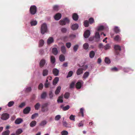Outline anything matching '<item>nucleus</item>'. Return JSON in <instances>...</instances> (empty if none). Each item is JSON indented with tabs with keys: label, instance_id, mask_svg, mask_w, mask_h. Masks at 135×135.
Returning a JSON list of instances; mask_svg holds the SVG:
<instances>
[{
	"label": "nucleus",
	"instance_id": "1",
	"mask_svg": "<svg viewBox=\"0 0 135 135\" xmlns=\"http://www.w3.org/2000/svg\"><path fill=\"white\" fill-rule=\"evenodd\" d=\"M40 30L41 33L42 35L47 31V26L46 23H44L41 25Z\"/></svg>",
	"mask_w": 135,
	"mask_h": 135
},
{
	"label": "nucleus",
	"instance_id": "2",
	"mask_svg": "<svg viewBox=\"0 0 135 135\" xmlns=\"http://www.w3.org/2000/svg\"><path fill=\"white\" fill-rule=\"evenodd\" d=\"M69 22L70 20L67 18L66 17L65 18L62 20H60L59 21V23L61 25H64L67 23H69Z\"/></svg>",
	"mask_w": 135,
	"mask_h": 135
},
{
	"label": "nucleus",
	"instance_id": "3",
	"mask_svg": "<svg viewBox=\"0 0 135 135\" xmlns=\"http://www.w3.org/2000/svg\"><path fill=\"white\" fill-rule=\"evenodd\" d=\"M83 81L82 80L78 81L76 83V89H80L83 85Z\"/></svg>",
	"mask_w": 135,
	"mask_h": 135
},
{
	"label": "nucleus",
	"instance_id": "4",
	"mask_svg": "<svg viewBox=\"0 0 135 135\" xmlns=\"http://www.w3.org/2000/svg\"><path fill=\"white\" fill-rule=\"evenodd\" d=\"M9 118V114L7 113H5L2 114L1 118L3 120H6L8 119Z\"/></svg>",
	"mask_w": 135,
	"mask_h": 135
},
{
	"label": "nucleus",
	"instance_id": "5",
	"mask_svg": "<svg viewBox=\"0 0 135 135\" xmlns=\"http://www.w3.org/2000/svg\"><path fill=\"white\" fill-rule=\"evenodd\" d=\"M94 37L96 40L95 41L98 42L100 40V36L98 32H96Z\"/></svg>",
	"mask_w": 135,
	"mask_h": 135
},
{
	"label": "nucleus",
	"instance_id": "6",
	"mask_svg": "<svg viewBox=\"0 0 135 135\" xmlns=\"http://www.w3.org/2000/svg\"><path fill=\"white\" fill-rule=\"evenodd\" d=\"M46 63V60L44 59H42L39 63V65L40 68L43 67Z\"/></svg>",
	"mask_w": 135,
	"mask_h": 135
},
{
	"label": "nucleus",
	"instance_id": "7",
	"mask_svg": "<svg viewBox=\"0 0 135 135\" xmlns=\"http://www.w3.org/2000/svg\"><path fill=\"white\" fill-rule=\"evenodd\" d=\"M90 35V32L89 30H86L84 34V36L85 38H88Z\"/></svg>",
	"mask_w": 135,
	"mask_h": 135
},
{
	"label": "nucleus",
	"instance_id": "8",
	"mask_svg": "<svg viewBox=\"0 0 135 135\" xmlns=\"http://www.w3.org/2000/svg\"><path fill=\"white\" fill-rule=\"evenodd\" d=\"M59 70L56 68H54L52 70V73L54 76H57L59 74Z\"/></svg>",
	"mask_w": 135,
	"mask_h": 135
},
{
	"label": "nucleus",
	"instance_id": "9",
	"mask_svg": "<svg viewBox=\"0 0 135 135\" xmlns=\"http://www.w3.org/2000/svg\"><path fill=\"white\" fill-rule=\"evenodd\" d=\"M23 121L22 118H17L15 121V123L17 124H18L22 123Z\"/></svg>",
	"mask_w": 135,
	"mask_h": 135
},
{
	"label": "nucleus",
	"instance_id": "10",
	"mask_svg": "<svg viewBox=\"0 0 135 135\" xmlns=\"http://www.w3.org/2000/svg\"><path fill=\"white\" fill-rule=\"evenodd\" d=\"M31 110V108L29 107H26L23 110V113L24 114H27L29 113Z\"/></svg>",
	"mask_w": 135,
	"mask_h": 135
},
{
	"label": "nucleus",
	"instance_id": "11",
	"mask_svg": "<svg viewBox=\"0 0 135 135\" xmlns=\"http://www.w3.org/2000/svg\"><path fill=\"white\" fill-rule=\"evenodd\" d=\"M50 60L51 63L52 64L55 65L56 62V59L55 57L53 56H50Z\"/></svg>",
	"mask_w": 135,
	"mask_h": 135
},
{
	"label": "nucleus",
	"instance_id": "12",
	"mask_svg": "<svg viewBox=\"0 0 135 135\" xmlns=\"http://www.w3.org/2000/svg\"><path fill=\"white\" fill-rule=\"evenodd\" d=\"M83 73V70L82 68H79L76 71V74L78 75H80Z\"/></svg>",
	"mask_w": 135,
	"mask_h": 135
},
{
	"label": "nucleus",
	"instance_id": "13",
	"mask_svg": "<svg viewBox=\"0 0 135 135\" xmlns=\"http://www.w3.org/2000/svg\"><path fill=\"white\" fill-rule=\"evenodd\" d=\"M61 14L57 13L54 16L55 19L57 21L59 20L61 17Z\"/></svg>",
	"mask_w": 135,
	"mask_h": 135
},
{
	"label": "nucleus",
	"instance_id": "14",
	"mask_svg": "<svg viewBox=\"0 0 135 135\" xmlns=\"http://www.w3.org/2000/svg\"><path fill=\"white\" fill-rule=\"evenodd\" d=\"M59 80V78L58 77H56L54 79L52 84L54 85H55L58 82Z\"/></svg>",
	"mask_w": 135,
	"mask_h": 135
},
{
	"label": "nucleus",
	"instance_id": "15",
	"mask_svg": "<svg viewBox=\"0 0 135 135\" xmlns=\"http://www.w3.org/2000/svg\"><path fill=\"white\" fill-rule=\"evenodd\" d=\"M59 60L61 62H63L65 60V58L63 54H61L59 56Z\"/></svg>",
	"mask_w": 135,
	"mask_h": 135
},
{
	"label": "nucleus",
	"instance_id": "16",
	"mask_svg": "<svg viewBox=\"0 0 135 135\" xmlns=\"http://www.w3.org/2000/svg\"><path fill=\"white\" fill-rule=\"evenodd\" d=\"M60 107L63 110L66 111L69 109L70 107L69 105H67L65 107H64L63 105H61L60 106Z\"/></svg>",
	"mask_w": 135,
	"mask_h": 135
},
{
	"label": "nucleus",
	"instance_id": "17",
	"mask_svg": "<svg viewBox=\"0 0 135 135\" xmlns=\"http://www.w3.org/2000/svg\"><path fill=\"white\" fill-rule=\"evenodd\" d=\"M37 22L36 20H32L31 21L30 23L31 26H36L37 24Z\"/></svg>",
	"mask_w": 135,
	"mask_h": 135
},
{
	"label": "nucleus",
	"instance_id": "18",
	"mask_svg": "<svg viewBox=\"0 0 135 135\" xmlns=\"http://www.w3.org/2000/svg\"><path fill=\"white\" fill-rule=\"evenodd\" d=\"M54 39L52 37H50L47 40V43L48 44H50L54 42Z\"/></svg>",
	"mask_w": 135,
	"mask_h": 135
},
{
	"label": "nucleus",
	"instance_id": "19",
	"mask_svg": "<svg viewBox=\"0 0 135 135\" xmlns=\"http://www.w3.org/2000/svg\"><path fill=\"white\" fill-rule=\"evenodd\" d=\"M48 70L47 69H44L42 71V75L44 76H45L48 75Z\"/></svg>",
	"mask_w": 135,
	"mask_h": 135
},
{
	"label": "nucleus",
	"instance_id": "20",
	"mask_svg": "<svg viewBox=\"0 0 135 135\" xmlns=\"http://www.w3.org/2000/svg\"><path fill=\"white\" fill-rule=\"evenodd\" d=\"M61 51L62 53L65 54L66 52V49L65 47L64 46H63L61 47Z\"/></svg>",
	"mask_w": 135,
	"mask_h": 135
},
{
	"label": "nucleus",
	"instance_id": "21",
	"mask_svg": "<svg viewBox=\"0 0 135 135\" xmlns=\"http://www.w3.org/2000/svg\"><path fill=\"white\" fill-rule=\"evenodd\" d=\"M36 123H37L36 121L33 120L30 123V125L31 127H33L36 125Z\"/></svg>",
	"mask_w": 135,
	"mask_h": 135
},
{
	"label": "nucleus",
	"instance_id": "22",
	"mask_svg": "<svg viewBox=\"0 0 135 135\" xmlns=\"http://www.w3.org/2000/svg\"><path fill=\"white\" fill-rule=\"evenodd\" d=\"M52 52L53 54L55 55H57L58 53L57 49L55 47L53 48L52 49Z\"/></svg>",
	"mask_w": 135,
	"mask_h": 135
},
{
	"label": "nucleus",
	"instance_id": "23",
	"mask_svg": "<svg viewBox=\"0 0 135 135\" xmlns=\"http://www.w3.org/2000/svg\"><path fill=\"white\" fill-rule=\"evenodd\" d=\"M89 75V72H86L84 74L83 76V78L84 79H85L88 77Z\"/></svg>",
	"mask_w": 135,
	"mask_h": 135
},
{
	"label": "nucleus",
	"instance_id": "24",
	"mask_svg": "<svg viewBox=\"0 0 135 135\" xmlns=\"http://www.w3.org/2000/svg\"><path fill=\"white\" fill-rule=\"evenodd\" d=\"M61 87L60 86H59L57 88V89L55 91V93L56 94H57L60 92V91L61 89Z\"/></svg>",
	"mask_w": 135,
	"mask_h": 135
},
{
	"label": "nucleus",
	"instance_id": "25",
	"mask_svg": "<svg viewBox=\"0 0 135 135\" xmlns=\"http://www.w3.org/2000/svg\"><path fill=\"white\" fill-rule=\"evenodd\" d=\"M110 44H107L104 46V48L105 50H107L110 49Z\"/></svg>",
	"mask_w": 135,
	"mask_h": 135
},
{
	"label": "nucleus",
	"instance_id": "26",
	"mask_svg": "<svg viewBox=\"0 0 135 135\" xmlns=\"http://www.w3.org/2000/svg\"><path fill=\"white\" fill-rule=\"evenodd\" d=\"M62 99L63 96H62L59 97L57 100V102L59 103H62L63 102Z\"/></svg>",
	"mask_w": 135,
	"mask_h": 135
},
{
	"label": "nucleus",
	"instance_id": "27",
	"mask_svg": "<svg viewBox=\"0 0 135 135\" xmlns=\"http://www.w3.org/2000/svg\"><path fill=\"white\" fill-rule=\"evenodd\" d=\"M95 55L94 52L93 51H91L89 53V56L91 58H92L94 57Z\"/></svg>",
	"mask_w": 135,
	"mask_h": 135
},
{
	"label": "nucleus",
	"instance_id": "28",
	"mask_svg": "<svg viewBox=\"0 0 135 135\" xmlns=\"http://www.w3.org/2000/svg\"><path fill=\"white\" fill-rule=\"evenodd\" d=\"M47 122L46 120H44L42 121L40 124L39 125L41 126H44L47 124Z\"/></svg>",
	"mask_w": 135,
	"mask_h": 135
},
{
	"label": "nucleus",
	"instance_id": "29",
	"mask_svg": "<svg viewBox=\"0 0 135 135\" xmlns=\"http://www.w3.org/2000/svg\"><path fill=\"white\" fill-rule=\"evenodd\" d=\"M114 48L115 50H119L120 51L121 50L120 47L119 46L117 45H116L114 46Z\"/></svg>",
	"mask_w": 135,
	"mask_h": 135
},
{
	"label": "nucleus",
	"instance_id": "30",
	"mask_svg": "<svg viewBox=\"0 0 135 135\" xmlns=\"http://www.w3.org/2000/svg\"><path fill=\"white\" fill-rule=\"evenodd\" d=\"M22 130L21 129H19L17 130L16 132V134L17 135H18L22 132Z\"/></svg>",
	"mask_w": 135,
	"mask_h": 135
},
{
	"label": "nucleus",
	"instance_id": "31",
	"mask_svg": "<svg viewBox=\"0 0 135 135\" xmlns=\"http://www.w3.org/2000/svg\"><path fill=\"white\" fill-rule=\"evenodd\" d=\"M84 25L85 27H88L89 26V23L87 20L85 21L84 22Z\"/></svg>",
	"mask_w": 135,
	"mask_h": 135
},
{
	"label": "nucleus",
	"instance_id": "32",
	"mask_svg": "<svg viewBox=\"0 0 135 135\" xmlns=\"http://www.w3.org/2000/svg\"><path fill=\"white\" fill-rule=\"evenodd\" d=\"M44 41L43 40H41L39 41V47H42L44 44Z\"/></svg>",
	"mask_w": 135,
	"mask_h": 135
},
{
	"label": "nucleus",
	"instance_id": "33",
	"mask_svg": "<svg viewBox=\"0 0 135 135\" xmlns=\"http://www.w3.org/2000/svg\"><path fill=\"white\" fill-rule=\"evenodd\" d=\"M40 107V104L38 103H37L35 105V108L36 110H38L39 109Z\"/></svg>",
	"mask_w": 135,
	"mask_h": 135
},
{
	"label": "nucleus",
	"instance_id": "34",
	"mask_svg": "<svg viewBox=\"0 0 135 135\" xmlns=\"http://www.w3.org/2000/svg\"><path fill=\"white\" fill-rule=\"evenodd\" d=\"M36 9H30V12L31 14L34 15L36 12Z\"/></svg>",
	"mask_w": 135,
	"mask_h": 135
},
{
	"label": "nucleus",
	"instance_id": "35",
	"mask_svg": "<svg viewBox=\"0 0 135 135\" xmlns=\"http://www.w3.org/2000/svg\"><path fill=\"white\" fill-rule=\"evenodd\" d=\"M114 39L115 41H119L120 40L121 38L119 35H117L114 38Z\"/></svg>",
	"mask_w": 135,
	"mask_h": 135
},
{
	"label": "nucleus",
	"instance_id": "36",
	"mask_svg": "<svg viewBox=\"0 0 135 135\" xmlns=\"http://www.w3.org/2000/svg\"><path fill=\"white\" fill-rule=\"evenodd\" d=\"M114 31L115 32L117 33H118L120 32V30L118 27L115 26L114 29Z\"/></svg>",
	"mask_w": 135,
	"mask_h": 135
},
{
	"label": "nucleus",
	"instance_id": "37",
	"mask_svg": "<svg viewBox=\"0 0 135 135\" xmlns=\"http://www.w3.org/2000/svg\"><path fill=\"white\" fill-rule=\"evenodd\" d=\"M75 35H74L72 34L71 35L69 36L68 37L67 36H65L64 37V38L66 39L68 38H73L75 37Z\"/></svg>",
	"mask_w": 135,
	"mask_h": 135
},
{
	"label": "nucleus",
	"instance_id": "38",
	"mask_svg": "<svg viewBox=\"0 0 135 135\" xmlns=\"http://www.w3.org/2000/svg\"><path fill=\"white\" fill-rule=\"evenodd\" d=\"M89 46L88 44L87 43L84 44L83 45V48L85 50H87Z\"/></svg>",
	"mask_w": 135,
	"mask_h": 135
},
{
	"label": "nucleus",
	"instance_id": "39",
	"mask_svg": "<svg viewBox=\"0 0 135 135\" xmlns=\"http://www.w3.org/2000/svg\"><path fill=\"white\" fill-rule=\"evenodd\" d=\"M14 103V102L13 101H11L9 102L7 104V105L9 107H11L12 106Z\"/></svg>",
	"mask_w": 135,
	"mask_h": 135
},
{
	"label": "nucleus",
	"instance_id": "40",
	"mask_svg": "<svg viewBox=\"0 0 135 135\" xmlns=\"http://www.w3.org/2000/svg\"><path fill=\"white\" fill-rule=\"evenodd\" d=\"M25 91L27 92H29L31 91V88L30 87H27L25 88Z\"/></svg>",
	"mask_w": 135,
	"mask_h": 135
},
{
	"label": "nucleus",
	"instance_id": "41",
	"mask_svg": "<svg viewBox=\"0 0 135 135\" xmlns=\"http://www.w3.org/2000/svg\"><path fill=\"white\" fill-rule=\"evenodd\" d=\"M10 133V131L9 130H7L2 133V135H9Z\"/></svg>",
	"mask_w": 135,
	"mask_h": 135
},
{
	"label": "nucleus",
	"instance_id": "42",
	"mask_svg": "<svg viewBox=\"0 0 135 135\" xmlns=\"http://www.w3.org/2000/svg\"><path fill=\"white\" fill-rule=\"evenodd\" d=\"M73 74V72L72 71H70L69 72L68 75L66 76L67 78L71 77Z\"/></svg>",
	"mask_w": 135,
	"mask_h": 135
},
{
	"label": "nucleus",
	"instance_id": "43",
	"mask_svg": "<svg viewBox=\"0 0 135 135\" xmlns=\"http://www.w3.org/2000/svg\"><path fill=\"white\" fill-rule=\"evenodd\" d=\"M88 21L90 24H91L94 22V20L93 18L91 17L89 18Z\"/></svg>",
	"mask_w": 135,
	"mask_h": 135
},
{
	"label": "nucleus",
	"instance_id": "44",
	"mask_svg": "<svg viewBox=\"0 0 135 135\" xmlns=\"http://www.w3.org/2000/svg\"><path fill=\"white\" fill-rule=\"evenodd\" d=\"M46 96V92H44L41 95V98L42 99H45Z\"/></svg>",
	"mask_w": 135,
	"mask_h": 135
},
{
	"label": "nucleus",
	"instance_id": "45",
	"mask_svg": "<svg viewBox=\"0 0 135 135\" xmlns=\"http://www.w3.org/2000/svg\"><path fill=\"white\" fill-rule=\"evenodd\" d=\"M49 110V108L48 107H45L43 108H41V111L43 112H46Z\"/></svg>",
	"mask_w": 135,
	"mask_h": 135
},
{
	"label": "nucleus",
	"instance_id": "46",
	"mask_svg": "<svg viewBox=\"0 0 135 135\" xmlns=\"http://www.w3.org/2000/svg\"><path fill=\"white\" fill-rule=\"evenodd\" d=\"M105 62L106 63L108 64L110 63V61L109 59L107 57H106L105 58Z\"/></svg>",
	"mask_w": 135,
	"mask_h": 135
},
{
	"label": "nucleus",
	"instance_id": "47",
	"mask_svg": "<svg viewBox=\"0 0 135 135\" xmlns=\"http://www.w3.org/2000/svg\"><path fill=\"white\" fill-rule=\"evenodd\" d=\"M49 105L48 103H44L42 105L41 108H43L45 107H48V106Z\"/></svg>",
	"mask_w": 135,
	"mask_h": 135
},
{
	"label": "nucleus",
	"instance_id": "48",
	"mask_svg": "<svg viewBox=\"0 0 135 135\" xmlns=\"http://www.w3.org/2000/svg\"><path fill=\"white\" fill-rule=\"evenodd\" d=\"M38 116V113H35L32 115L31 118L32 119H33L36 117H37Z\"/></svg>",
	"mask_w": 135,
	"mask_h": 135
},
{
	"label": "nucleus",
	"instance_id": "49",
	"mask_svg": "<svg viewBox=\"0 0 135 135\" xmlns=\"http://www.w3.org/2000/svg\"><path fill=\"white\" fill-rule=\"evenodd\" d=\"M69 93H66L64 95V97L65 98L67 99H68L69 97Z\"/></svg>",
	"mask_w": 135,
	"mask_h": 135
},
{
	"label": "nucleus",
	"instance_id": "50",
	"mask_svg": "<svg viewBox=\"0 0 135 135\" xmlns=\"http://www.w3.org/2000/svg\"><path fill=\"white\" fill-rule=\"evenodd\" d=\"M75 115H71L69 117V118L71 120L74 121H75Z\"/></svg>",
	"mask_w": 135,
	"mask_h": 135
},
{
	"label": "nucleus",
	"instance_id": "51",
	"mask_svg": "<svg viewBox=\"0 0 135 135\" xmlns=\"http://www.w3.org/2000/svg\"><path fill=\"white\" fill-rule=\"evenodd\" d=\"M84 109L83 108H81L80 109V112H79V114L81 113V116L82 117H84V113H83Z\"/></svg>",
	"mask_w": 135,
	"mask_h": 135
},
{
	"label": "nucleus",
	"instance_id": "52",
	"mask_svg": "<svg viewBox=\"0 0 135 135\" xmlns=\"http://www.w3.org/2000/svg\"><path fill=\"white\" fill-rule=\"evenodd\" d=\"M61 134L62 135H68V132L66 131H64L61 132Z\"/></svg>",
	"mask_w": 135,
	"mask_h": 135
},
{
	"label": "nucleus",
	"instance_id": "53",
	"mask_svg": "<svg viewBox=\"0 0 135 135\" xmlns=\"http://www.w3.org/2000/svg\"><path fill=\"white\" fill-rule=\"evenodd\" d=\"M61 118V116L60 115H57L56 116L55 119L56 120H58Z\"/></svg>",
	"mask_w": 135,
	"mask_h": 135
},
{
	"label": "nucleus",
	"instance_id": "54",
	"mask_svg": "<svg viewBox=\"0 0 135 135\" xmlns=\"http://www.w3.org/2000/svg\"><path fill=\"white\" fill-rule=\"evenodd\" d=\"M104 27L103 26H99L97 29V31H100L103 30L104 29Z\"/></svg>",
	"mask_w": 135,
	"mask_h": 135
},
{
	"label": "nucleus",
	"instance_id": "55",
	"mask_svg": "<svg viewBox=\"0 0 135 135\" xmlns=\"http://www.w3.org/2000/svg\"><path fill=\"white\" fill-rule=\"evenodd\" d=\"M43 87V85L42 83L40 84L38 86V89L40 90H41Z\"/></svg>",
	"mask_w": 135,
	"mask_h": 135
},
{
	"label": "nucleus",
	"instance_id": "56",
	"mask_svg": "<svg viewBox=\"0 0 135 135\" xmlns=\"http://www.w3.org/2000/svg\"><path fill=\"white\" fill-rule=\"evenodd\" d=\"M71 28L73 30H75L76 29V24L73 25L71 26Z\"/></svg>",
	"mask_w": 135,
	"mask_h": 135
},
{
	"label": "nucleus",
	"instance_id": "57",
	"mask_svg": "<svg viewBox=\"0 0 135 135\" xmlns=\"http://www.w3.org/2000/svg\"><path fill=\"white\" fill-rule=\"evenodd\" d=\"M80 67H83L82 69H83V70H85L87 69L88 68V66L87 65H83L82 66H80Z\"/></svg>",
	"mask_w": 135,
	"mask_h": 135
},
{
	"label": "nucleus",
	"instance_id": "58",
	"mask_svg": "<svg viewBox=\"0 0 135 135\" xmlns=\"http://www.w3.org/2000/svg\"><path fill=\"white\" fill-rule=\"evenodd\" d=\"M61 31L62 33H66L67 31V29L66 28H63L61 29Z\"/></svg>",
	"mask_w": 135,
	"mask_h": 135
},
{
	"label": "nucleus",
	"instance_id": "59",
	"mask_svg": "<svg viewBox=\"0 0 135 135\" xmlns=\"http://www.w3.org/2000/svg\"><path fill=\"white\" fill-rule=\"evenodd\" d=\"M111 70L112 71H118V69L116 67L112 68Z\"/></svg>",
	"mask_w": 135,
	"mask_h": 135
},
{
	"label": "nucleus",
	"instance_id": "60",
	"mask_svg": "<svg viewBox=\"0 0 135 135\" xmlns=\"http://www.w3.org/2000/svg\"><path fill=\"white\" fill-rule=\"evenodd\" d=\"M73 19L74 21H76V13H74L73 14L72 16Z\"/></svg>",
	"mask_w": 135,
	"mask_h": 135
},
{
	"label": "nucleus",
	"instance_id": "61",
	"mask_svg": "<svg viewBox=\"0 0 135 135\" xmlns=\"http://www.w3.org/2000/svg\"><path fill=\"white\" fill-rule=\"evenodd\" d=\"M49 95L50 99H52L53 97V94L52 91H50L49 94Z\"/></svg>",
	"mask_w": 135,
	"mask_h": 135
},
{
	"label": "nucleus",
	"instance_id": "62",
	"mask_svg": "<svg viewBox=\"0 0 135 135\" xmlns=\"http://www.w3.org/2000/svg\"><path fill=\"white\" fill-rule=\"evenodd\" d=\"M71 46V44L70 42H68L66 43V46L68 48H70Z\"/></svg>",
	"mask_w": 135,
	"mask_h": 135
},
{
	"label": "nucleus",
	"instance_id": "63",
	"mask_svg": "<svg viewBox=\"0 0 135 135\" xmlns=\"http://www.w3.org/2000/svg\"><path fill=\"white\" fill-rule=\"evenodd\" d=\"M75 84L73 82H72L70 84V88H73Z\"/></svg>",
	"mask_w": 135,
	"mask_h": 135
},
{
	"label": "nucleus",
	"instance_id": "64",
	"mask_svg": "<svg viewBox=\"0 0 135 135\" xmlns=\"http://www.w3.org/2000/svg\"><path fill=\"white\" fill-rule=\"evenodd\" d=\"M50 85V83H45L44 84V86L46 88H47Z\"/></svg>",
	"mask_w": 135,
	"mask_h": 135
}]
</instances>
